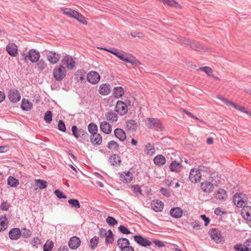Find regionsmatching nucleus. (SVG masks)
<instances>
[{
	"label": "nucleus",
	"instance_id": "obj_43",
	"mask_svg": "<svg viewBox=\"0 0 251 251\" xmlns=\"http://www.w3.org/2000/svg\"><path fill=\"white\" fill-rule=\"evenodd\" d=\"M181 167V164L176 161H173L170 165V169L172 172H178Z\"/></svg>",
	"mask_w": 251,
	"mask_h": 251
},
{
	"label": "nucleus",
	"instance_id": "obj_51",
	"mask_svg": "<svg viewBox=\"0 0 251 251\" xmlns=\"http://www.w3.org/2000/svg\"><path fill=\"white\" fill-rule=\"evenodd\" d=\"M199 70L204 72L208 76H213V70L209 67H201Z\"/></svg>",
	"mask_w": 251,
	"mask_h": 251
},
{
	"label": "nucleus",
	"instance_id": "obj_12",
	"mask_svg": "<svg viewBox=\"0 0 251 251\" xmlns=\"http://www.w3.org/2000/svg\"><path fill=\"white\" fill-rule=\"evenodd\" d=\"M61 63L69 70H72L75 65V62L72 57L67 54L62 59Z\"/></svg>",
	"mask_w": 251,
	"mask_h": 251
},
{
	"label": "nucleus",
	"instance_id": "obj_17",
	"mask_svg": "<svg viewBox=\"0 0 251 251\" xmlns=\"http://www.w3.org/2000/svg\"><path fill=\"white\" fill-rule=\"evenodd\" d=\"M133 174L129 171L123 172L120 174V180L124 183H128L132 179Z\"/></svg>",
	"mask_w": 251,
	"mask_h": 251
},
{
	"label": "nucleus",
	"instance_id": "obj_49",
	"mask_svg": "<svg viewBox=\"0 0 251 251\" xmlns=\"http://www.w3.org/2000/svg\"><path fill=\"white\" fill-rule=\"evenodd\" d=\"M30 244L32 247L38 248L39 245L42 244L41 239L38 237H34L30 241Z\"/></svg>",
	"mask_w": 251,
	"mask_h": 251
},
{
	"label": "nucleus",
	"instance_id": "obj_14",
	"mask_svg": "<svg viewBox=\"0 0 251 251\" xmlns=\"http://www.w3.org/2000/svg\"><path fill=\"white\" fill-rule=\"evenodd\" d=\"M72 134L76 138L79 137H83L84 139L89 137L88 134L82 128H78L76 126H73L72 127Z\"/></svg>",
	"mask_w": 251,
	"mask_h": 251
},
{
	"label": "nucleus",
	"instance_id": "obj_27",
	"mask_svg": "<svg viewBox=\"0 0 251 251\" xmlns=\"http://www.w3.org/2000/svg\"><path fill=\"white\" fill-rule=\"evenodd\" d=\"M138 126L137 123L135 120H129L126 122V128L128 131H135Z\"/></svg>",
	"mask_w": 251,
	"mask_h": 251
},
{
	"label": "nucleus",
	"instance_id": "obj_31",
	"mask_svg": "<svg viewBox=\"0 0 251 251\" xmlns=\"http://www.w3.org/2000/svg\"><path fill=\"white\" fill-rule=\"evenodd\" d=\"M166 158L161 154H158L153 158L154 163L158 166H163L166 163Z\"/></svg>",
	"mask_w": 251,
	"mask_h": 251
},
{
	"label": "nucleus",
	"instance_id": "obj_19",
	"mask_svg": "<svg viewBox=\"0 0 251 251\" xmlns=\"http://www.w3.org/2000/svg\"><path fill=\"white\" fill-rule=\"evenodd\" d=\"M8 235L11 240H16L21 237V231L19 228L14 227L9 231Z\"/></svg>",
	"mask_w": 251,
	"mask_h": 251
},
{
	"label": "nucleus",
	"instance_id": "obj_42",
	"mask_svg": "<svg viewBox=\"0 0 251 251\" xmlns=\"http://www.w3.org/2000/svg\"><path fill=\"white\" fill-rule=\"evenodd\" d=\"M105 244L108 245L110 244H112L114 242V235L112 231L109 229L107 231V233L106 235L105 236Z\"/></svg>",
	"mask_w": 251,
	"mask_h": 251
},
{
	"label": "nucleus",
	"instance_id": "obj_48",
	"mask_svg": "<svg viewBox=\"0 0 251 251\" xmlns=\"http://www.w3.org/2000/svg\"><path fill=\"white\" fill-rule=\"evenodd\" d=\"M44 120L48 124H50L52 120V114L50 111H47L45 113L44 117Z\"/></svg>",
	"mask_w": 251,
	"mask_h": 251
},
{
	"label": "nucleus",
	"instance_id": "obj_39",
	"mask_svg": "<svg viewBox=\"0 0 251 251\" xmlns=\"http://www.w3.org/2000/svg\"><path fill=\"white\" fill-rule=\"evenodd\" d=\"M99 241V238L95 236L90 240L89 247L92 250H95L97 247Z\"/></svg>",
	"mask_w": 251,
	"mask_h": 251
},
{
	"label": "nucleus",
	"instance_id": "obj_28",
	"mask_svg": "<svg viewBox=\"0 0 251 251\" xmlns=\"http://www.w3.org/2000/svg\"><path fill=\"white\" fill-rule=\"evenodd\" d=\"M100 130L105 134H109L112 131L111 126L107 122H102L100 124Z\"/></svg>",
	"mask_w": 251,
	"mask_h": 251
},
{
	"label": "nucleus",
	"instance_id": "obj_56",
	"mask_svg": "<svg viewBox=\"0 0 251 251\" xmlns=\"http://www.w3.org/2000/svg\"><path fill=\"white\" fill-rule=\"evenodd\" d=\"M119 230L121 233L124 234H130L131 232L128 229L123 225H121L118 227Z\"/></svg>",
	"mask_w": 251,
	"mask_h": 251
},
{
	"label": "nucleus",
	"instance_id": "obj_30",
	"mask_svg": "<svg viewBox=\"0 0 251 251\" xmlns=\"http://www.w3.org/2000/svg\"><path fill=\"white\" fill-rule=\"evenodd\" d=\"M170 215L175 218H180L182 215V210L178 207L172 208L170 210Z\"/></svg>",
	"mask_w": 251,
	"mask_h": 251
},
{
	"label": "nucleus",
	"instance_id": "obj_62",
	"mask_svg": "<svg viewBox=\"0 0 251 251\" xmlns=\"http://www.w3.org/2000/svg\"><path fill=\"white\" fill-rule=\"evenodd\" d=\"M153 243L158 248H162L165 246L164 242L161 241L158 239H154L153 240Z\"/></svg>",
	"mask_w": 251,
	"mask_h": 251
},
{
	"label": "nucleus",
	"instance_id": "obj_5",
	"mask_svg": "<svg viewBox=\"0 0 251 251\" xmlns=\"http://www.w3.org/2000/svg\"><path fill=\"white\" fill-rule=\"evenodd\" d=\"M66 70L64 66L60 64L54 68L53 71V76L56 81H60L66 76Z\"/></svg>",
	"mask_w": 251,
	"mask_h": 251
},
{
	"label": "nucleus",
	"instance_id": "obj_21",
	"mask_svg": "<svg viewBox=\"0 0 251 251\" xmlns=\"http://www.w3.org/2000/svg\"><path fill=\"white\" fill-rule=\"evenodd\" d=\"M8 53L12 57H15L18 54L17 47L14 43L8 44L6 47Z\"/></svg>",
	"mask_w": 251,
	"mask_h": 251
},
{
	"label": "nucleus",
	"instance_id": "obj_3",
	"mask_svg": "<svg viewBox=\"0 0 251 251\" xmlns=\"http://www.w3.org/2000/svg\"><path fill=\"white\" fill-rule=\"evenodd\" d=\"M145 123L148 128L157 131H163L164 128L161 120L158 118H147Z\"/></svg>",
	"mask_w": 251,
	"mask_h": 251
},
{
	"label": "nucleus",
	"instance_id": "obj_45",
	"mask_svg": "<svg viewBox=\"0 0 251 251\" xmlns=\"http://www.w3.org/2000/svg\"><path fill=\"white\" fill-rule=\"evenodd\" d=\"M88 130L91 134L96 133L98 132V126L96 124L91 123L88 126Z\"/></svg>",
	"mask_w": 251,
	"mask_h": 251
},
{
	"label": "nucleus",
	"instance_id": "obj_37",
	"mask_svg": "<svg viewBox=\"0 0 251 251\" xmlns=\"http://www.w3.org/2000/svg\"><path fill=\"white\" fill-rule=\"evenodd\" d=\"M125 93V91L123 88L121 87H116L113 89V96L115 98H120L122 97Z\"/></svg>",
	"mask_w": 251,
	"mask_h": 251
},
{
	"label": "nucleus",
	"instance_id": "obj_35",
	"mask_svg": "<svg viewBox=\"0 0 251 251\" xmlns=\"http://www.w3.org/2000/svg\"><path fill=\"white\" fill-rule=\"evenodd\" d=\"M21 107L24 111H29L32 108V104L28 100L23 98Z\"/></svg>",
	"mask_w": 251,
	"mask_h": 251
},
{
	"label": "nucleus",
	"instance_id": "obj_60",
	"mask_svg": "<svg viewBox=\"0 0 251 251\" xmlns=\"http://www.w3.org/2000/svg\"><path fill=\"white\" fill-rule=\"evenodd\" d=\"M160 192L163 195L167 197H169L171 195L170 190L166 188H161V189H160Z\"/></svg>",
	"mask_w": 251,
	"mask_h": 251
},
{
	"label": "nucleus",
	"instance_id": "obj_55",
	"mask_svg": "<svg viewBox=\"0 0 251 251\" xmlns=\"http://www.w3.org/2000/svg\"><path fill=\"white\" fill-rule=\"evenodd\" d=\"M32 234V231L26 228H23V231L21 233V236H22L25 238H29Z\"/></svg>",
	"mask_w": 251,
	"mask_h": 251
},
{
	"label": "nucleus",
	"instance_id": "obj_10",
	"mask_svg": "<svg viewBox=\"0 0 251 251\" xmlns=\"http://www.w3.org/2000/svg\"><path fill=\"white\" fill-rule=\"evenodd\" d=\"M115 110L121 116H124L127 112V106L126 103L119 100L117 102Z\"/></svg>",
	"mask_w": 251,
	"mask_h": 251
},
{
	"label": "nucleus",
	"instance_id": "obj_36",
	"mask_svg": "<svg viewBox=\"0 0 251 251\" xmlns=\"http://www.w3.org/2000/svg\"><path fill=\"white\" fill-rule=\"evenodd\" d=\"M108 161L113 166L119 165L121 162V160L119 155L114 154L109 157Z\"/></svg>",
	"mask_w": 251,
	"mask_h": 251
},
{
	"label": "nucleus",
	"instance_id": "obj_25",
	"mask_svg": "<svg viewBox=\"0 0 251 251\" xmlns=\"http://www.w3.org/2000/svg\"><path fill=\"white\" fill-rule=\"evenodd\" d=\"M90 141L94 145H100L102 143V137L98 132L92 134L90 136Z\"/></svg>",
	"mask_w": 251,
	"mask_h": 251
},
{
	"label": "nucleus",
	"instance_id": "obj_46",
	"mask_svg": "<svg viewBox=\"0 0 251 251\" xmlns=\"http://www.w3.org/2000/svg\"><path fill=\"white\" fill-rule=\"evenodd\" d=\"M107 147L111 150L117 151L119 148V145L116 141L112 140L108 143Z\"/></svg>",
	"mask_w": 251,
	"mask_h": 251
},
{
	"label": "nucleus",
	"instance_id": "obj_13",
	"mask_svg": "<svg viewBox=\"0 0 251 251\" xmlns=\"http://www.w3.org/2000/svg\"><path fill=\"white\" fill-rule=\"evenodd\" d=\"M211 239L216 243H221L222 241V237L221 231L217 228H212L209 231Z\"/></svg>",
	"mask_w": 251,
	"mask_h": 251
},
{
	"label": "nucleus",
	"instance_id": "obj_33",
	"mask_svg": "<svg viewBox=\"0 0 251 251\" xmlns=\"http://www.w3.org/2000/svg\"><path fill=\"white\" fill-rule=\"evenodd\" d=\"M105 117L106 120L110 123L116 122L118 120V116L116 113L113 111L107 112L105 114Z\"/></svg>",
	"mask_w": 251,
	"mask_h": 251
},
{
	"label": "nucleus",
	"instance_id": "obj_2",
	"mask_svg": "<svg viewBox=\"0 0 251 251\" xmlns=\"http://www.w3.org/2000/svg\"><path fill=\"white\" fill-rule=\"evenodd\" d=\"M22 59L25 62L28 60L30 61L32 63H36L39 60L40 54L39 52L35 49H30L26 53L23 51L21 53Z\"/></svg>",
	"mask_w": 251,
	"mask_h": 251
},
{
	"label": "nucleus",
	"instance_id": "obj_57",
	"mask_svg": "<svg viewBox=\"0 0 251 251\" xmlns=\"http://www.w3.org/2000/svg\"><path fill=\"white\" fill-rule=\"evenodd\" d=\"M58 130H59L61 131H63V132H66V126L65 125V123L61 120H60L58 122Z\"/></svg>",
	"mask_w": 251,
	"mask_h": 251
},
{
	"label": "nucleus",
	"instance_id": "obj_38",
	"mask_svg": "<svg viewBox=\"0 0 251 251\" xmlns=\"http://www.w3.org/2000/svg\"><path fill=\"white\" fill-rule=\"evenodd\" d=\"M160 2L163 3L164 4H167L170 6L179 8L180 5L175 0H158Z\"/></svg>",
	"mask_w": 251,
	"mask_h": 251
},
{
	"label": "nucleus",
	"instance_id": "obj_61",
	"mask_svg": "<svg viewBox=\"0 0 251 251\" xmlns=\"http://www.w3.org/2000/svg\"><path fill=\"white\" fill-rule=\"evenodd\" d=\"M131 187H132V189L134 193H138L140 195L142 194V189L139 185H132Z\"/></svg>",
	"mask_w": 251,
	"mask_h": 251
},
{
	"label": "nucleus",
	"instance_id": "obj_20",
	"mask_svg": "<svg viewBox=\"0 0 251 251\" xmlns=\"http://www.w3.org/2000/svg\"><path fill=\"white\" fill-rule=\"evenodd\" d=\"M151 206L152 209L155 212H161L163 208V203L159 200H155L151 201Z\"/></svg>",
	"mask_w": 251,
	"mask_h": 251
},
{
	"label": "nucleus",
	"instance_id": "obj_53",
	"mask_svg": "<svg viewBox=\"0 0 251 251\" xmlns=\"http://www.w3.org/2000/svg\"><path fill=\"white\" fill-rule=\"evenodd\" d=\"M233 249L236 251H248V249H246L244 244H236L233 246Z\"/></svg>",
	"mask_w": 251,
	"mask_h": 251
},
{
	"label": "nucleus",
	"instance_id": "obj_50",
	"mask_svg": "<svg viewBox=\"0 0 251 251\" xmlns=\"http://www.w3.org/2000/svg\"><path fill=\"white\" fill-rule=\"evenodd\" d=\"M75 19L77 20L79 22H80L81 24L87 25V22L85 20V17L80 13H79L78 12L76 14V16L75 18Z\"/></svg>",
	"mask_w": 251,
	"mask_h": 251
},
{
	"label": "nucleus",
	"instance_id": "obj_18",
	"mask_svg": "<svg viewBox=\"0 0 251 251\" xmlns=\"http://www.w3.org/2000/svg\"><path fill=\"white\" fill-rule=\"evenodd\" d=\"M80 243L81 241L80 239L78 237L74 236L70 239L68 242V245L71 249L75 250L80 246Z\"/></svg>",
	"mask_w": 251,
	"mask_h": 251
},
{
	"label": "nucleus",
	"instance_id": "obj_40",
	"mask_svg": "<svg viewBox=\"0 0 251 251\" xmlns=\"http://www.w3.org/2000/svg\"><path fill=\"white\" fill-rule=\"evenodd\" d=\"M7 184L12 187H15L19 184V181L18 179L10 176L7 179Z\"/></svg>",
	"mask_w": 251,
	"mask_h": 251
},
{
	"label": "nucleus",
	"instance_id": "obj_54",
	"mask_svg": "<svg viewBox=\"0 0 251 251\" xmlns=\"http://www.w3.org/2000/svg\"><path fill=\"white\" fill-rule=\"evenodd\" d=\"M4 219L6 220L5 217H4ZM7 227L6 220H3L2 217H0V232L5 230Z\"/></svg>",
	"mask_w": 251,
	"mask_h": 251
},
{
	"label": "nucleus",
	"instance_id": "obj_26",
	"mask_svg": "<svg viewBox=\"0 0 251 251\" xmlns=\"http://www.w3.org/2000/svg\"><path fill=\"white\" fill-rule=\"evenodd\" d=\"M215 198L220 201H224L227 198L226 191L224 189H219L215 193Z\"/></svg>",
	"mask_w": 251,
	"mask_h": 251
},
{
	"label": "nucleus",
	"instance_id": "obj_4",
	"mask_svg": "<svg viewBox=\"0 0 251 251\" xmlns=\"http://www.w3.org/2000/svg\"><path fill=\"white\" fill-rule=\"evenodd\" d=\"M99 49L103 50H106L113 55H115L118 58H119L121 60L123 61L126 63H132V61L128 58L127 55V53H125L124 51L121 50H119L116 48H112V49H107L106 48H99Z\"/></svg>",
	"mask_w": 251,
	"mask_h": 251
},
{
	"label": "nucleus",
	"instance_id": "obj_58",
	"mask_svg": "<svg viewBox=\"0 0 251 251\" xmlns=\"http://www.w3.org/2000/svg\"><path fill=\"white\" fill-rule=\"evenodd\" d=\"M54 194L56 196V197L59 199H66L67 198V196L59 189L55 190Z\"/></svg>",
	"mask_w": 251,
	"mask_h": 251
},
{
	"label": "nucleus",
	"instance_id": "obj_47",
	"mask_svg": "<svg viewBox=\"0 0 251 251\" xmlns=\"http://www.w3.org/2000/svg\"><path fill=\"white\" fill-rule=\"evenodd\" d=\"M68 202L72 207H74L76 209L79 208L80 207L79 201L76 199H70L68 201Z\"/></svg>",
	"mask_w": 251,
	"mask_h": 251
},
{
	"label": "nucleus",
	"instance_id": "obj_52",
	"mask_svg": "<svg viewBox=\"0 0 251 251\" xmlns=\"http://www.w3.org/2000/svg\"><path fill=\"white\" fill-rule=\"evenodd\" d=\"M106 222L110 226H114L118 224L117 221L114 218L109 216L106 218Z\"/></svg>",
	"mask_w": 251,
	"mask_h": 251
},
{
	"label": "nucleus",
	"instance_id": "obj_6",
	"mask_svg": "<svg viewBox=\"0 0 251 251\" xmlns=\"http://www.w3.org/2000/svg\"><path fill=\"white\" fill-rule=\"evenodd\" d=\"M179 42L193 50H200L202 49L201 44L198 42H191L189 39L183 37L179 39Z\"/></svg>",
	"mask_w": 251,
	"mask_h": 251
},
{
	"label": "nucleus",
	"instance_id": "obj_34",
	"mask_svg": "<svg viewBox=\"0 0 251 251\" xmlns=\"http://www.w3.org/2000/svg\"><path fill=\"white\" fill-rule=\"evenodd\" d=\"M99 92L102 95H107L110 92V86L109 84L105 83L100 86Z\"/></svg>",
	"mask_w": 251,
	"mask_h": 251
},
{
	"label": "nucleus",
	"instance_id": "obj_59",
	"mask_svg": "<svg viewBox=\"0 0 251 251\" xmlns=\"http://www.w3.org/2000/svg\"><path fill=\"white\" fill-rule=\"evenodd\" d=\"M53 247V243L52 241L49 243V244L45 243L44 245V251H51Z\"/></svg>",
	"mask_w": 251,
	"mask_h": 251
},
{
	"label": "nucleus",
	"instance_id": "obj_11",
	"mask_svg": "<svg viewBox=\"0 0 251 251\" xmlns=\"http://www.w3.org/2000/svg\"><path fill=\"white\" fill-rule=\"evenodd\" d=\"M133 238L137 244L142 247H147L151 245V241L140 235H134Z\"/></svg>",
	"mask_w": 251,
	"mask_h": 251
},
{
	"label": "nucleus",
	"instance_id": "obj_24",
	"mask_svg": "<svg viewBox=\"0 0 251 251\" xmlns=\"http://www.w3.org/2000/svg\"><path fill=\"white\" fill-rule=\"evenodd\" d=\"M115 137L121 141H125L126 138L125 131L122 128H117L114 130Z\"/></svg>",
	"mask_w": 251,
	"mask_h": 251
},
{
	"label": "nucleus",
	"instance_id": "obj_15",
	"mask_svg": "<svg viewBox=\"0 0 251 251\" xmlns=\"http://www.w3.org/2000/svg\"><path fill=\"white\" fill-rule=\"evenodd\" d=\"M47 60L52 64H56L61 58V55L53 51H49L47 55Z\"/></svg>",
	"mask_w": 251,
	"mask_h": 251
},
{
	"label": "nucleus",
	"instance_id": "obj_32",
	"mask_svg": "<svg viewBox=\"0 0 251 251\" xmlns=\"http://www.w3.org/2000/svg\"><path fill=\"white\" fill-rule=\"evenodd\" d=\"M61 10L65 15H67L69 17L73 18L74 19L76 14L78 12L77 11L69 8L62 7L61 8Z\"/></svg>",
	"mask_w": 251,
	"mask_h": 251
},
{
	"label": "nucleus",
	"instance_id": "obj_44",
	"mask_svg": "<svg viewBox=\"0 0 251 251\" xmlns=\"http://www.w3.org/2000/svg\"><path fill=\"white\" fill-rule=\"evenodd\" d=\"M37 66L38 70L40 71L48 70L47 64L43 59H39L37 63Z\"/></svg>",
	"mask_w": 251,
	"mask_h": 251
},
{
	"label": "nucleus",
	"instance_id": "obj_41",
	"mask_svg": "<svg viewBox=\"0 0 251 251\" xmlns=\"http://www.w3.org/2000/svg\"><path fill=\"white\" fill-rule=\"evenodd\" d=\"M35 185L40 189H44L47 187L48 183L46 180L43 179H35Z\"/></svg>",
	"mask_w": 251,
	"mask_h": 251
},
{
	"label": "nucleus",
	"instance_id": "obj_9",
	"mask_svg": "<svg viewBox=\"0 0 251 251\" xmlns=\"http://www.w3.org/2000/svg\"><path fill=\"white\" fill-rule=\"evenodd\" d=\"M8 98L11 102L17 103L20 100L21 97L18 90L12 89L8 92Z\"/></svg>",
	"mask_w": 251,
	"mask_h": 251
},
{
	"label": "nucleus",
	"instance_id": "obj_1",
	"mask_svg": "<svg viewBox=\"0 0 251 251\" xmlns=\"http://www.w3.org/2000/svg\"><path fill=\"white\" fill-rule=\"evenodd\" d=\"M247 196L242 193H236L233 196V201L238 207H243L241 215L244 219L251 221V206L244 205L247 203Z\"/></svg>",
	"mask_w": 251,
	"mask_h": 251
},
{
	"label": "nucleus",
	"instance_id": "obj_63",
	"mask_svg": "<svg viewBox=\"0 0 251 251\" xmlns=\"http://www.w3.org/2000/svg\"><path fill=\"white\" fill-rule=\"evenodd\" d=\"M107 233V231H106V230L103 228H100L98 232V234L100 238L105 237Z\"/></svg>",
	"mask_w": 251,
	"mask_h": 251
},
{
	"label": "nucleus",
	"instance_id": "obj_29",
	"mask_svg": "<svg viewBox=\"0 0 251 251\" xmlns=\"http://www.w3.org/2000/svg\"><path fill=\"white\" fill-rule=\"evenodd\" d=\"M117 245L122 250L126 247L129 246L130 243L129 240L126 238H120L117 240Z\"/></svg>",
	"mask_w": 251,
	"mask_h": 251
},
{
	"label": "nucleus",
	"instance_id": "obj_8",
	"mask_svg": "<svg viewBox=\"0 0 251 251\" xmlns=\"http://www.w3.org/2000/svg\"><path fill=\"white\" fill-rule=\"evenodd\" d=\"M217 98L219 100H222L223 102H224L225 103H226V104H229V105H231V106H232L233 107L235 108L236 110H239V111H240L241 112H242L243 113H247V114H250V111H248V110H247L246 109L245 107L242 106H240L239 105H237V104H235L234 102H230L228 100H227V99H226L225 98H223L221 96H218L217 97Z\"/></svg>",
	"mask_w": 251,
	"mask_h": 251
},
{
	"label": "nucleus",
	"instance_id": "obj_22",
	"mask_svg": "<svg viewBox=\"0 0 251 251\" xmlns=\"http://www.w3.org/2000/svg\"><path fill=\"white\" fill-rule=\"evenodd\" d=\"M213 184L210 181H205L201 183V189L205 193L209 194L213 190Z\"/></svg>",
	"mask_w": 251,
	"mask_h": 251
},
{
	"label": "nucleus",
	"instance_id": "obj_7",
	"mask_svg": "<svg viewBox=\"0 0 251 251\" xmlns=\"http://www.w3.org/2000/svg\"><path fill=\"white\" fill-rule=\"evenodd\" d=\"M201 174L200 170L196 169L191 170L189 174V179L192 183H197L201 179Z\"/></svg>",
	"mask_w": 251,
	"mask_h": 251
},
{
	"label": "nucleus",
	"instance_id": "obj_23",
	"mask_svg": "<svg viewBox=\"0 0 251 251\" xmlns=\"http://www.w3.org/2000/svg\"><path fill=\"white\" fill-rule=\"evenodd\" d=\"M221 175L217 172H214L211 173L209 179L213 185L218 186L221 182Z\"/></svg>",
	"mask_w": 251,
	"mask_h": 251
},
{
	"label": "nucleus",
	"instance_id": "obj_64",
	"mask_svg": "<svg viewBox=\"0 0 251 251\" xmlns=\"http://www.w3.org/2000/svg\"><path fill=\"white\" fill-rule=\"evenodd\" d=\"M244 246L246 249H248V251H251V239H248L244 242Z\"/></svg>",
	"mask_w": 251,
	"mask_h": 251
},
{
	"label": "nucleus",
	"instance_id": "obj_16",
	"mask_svg": "<svg viewBox=\"0 0 251 251\" xmlns=\"http://www.w3.org/2000/svg\"><path fill=\"white\" fill-rule=\"evenodd\" d=\"M87 80L92 84H97L100 81V76L95 71L90 72L87 75Z\"/></svg>",
	"mask_w": 251,
	"mask_h": 251
}]
</instances>
